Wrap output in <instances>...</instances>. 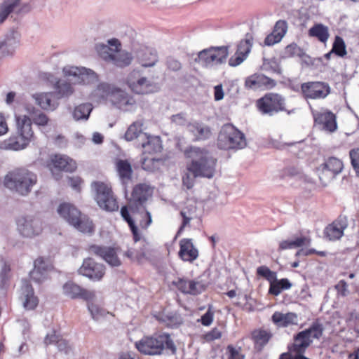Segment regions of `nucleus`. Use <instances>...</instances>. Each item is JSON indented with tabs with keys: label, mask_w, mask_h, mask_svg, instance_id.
<instances>
[{
	"label": "nucleus",
	"mask_w": 359,
	"mask_h": 359,
	"mask_svg": "<svg viewBox=\"0 0 359 359\" xmlns=\"http://www.w3.org/2000/svg\"><path fill=\"white\" fill-rule=\"evenodd\" d=\"M154 188L146 183L136 184L128 201L129 207H144L147 201L151 198Z\"/></svg>",
	"instance_id": "14"
},
{
	"label": "nucleus",
	"mask_w": 359,
	"mask_h": 359,
	"mask_svg": "<svg viewBox=\"0 0 359 359\" xmlns=\"http://www.w3.org/2000/svg\"><path fill=\"white\" fill-rule=\"evenodd\" d=\"M20 0H5L0 6V24L3 23L10 13L15 11L17 13L27 12L30 8L27 5L20 7Z\"/></svg>",
	"instance_id": "26"
},
{
	"label": "nucleus",
	"mask_w": 359,
	"mask_h": 359,
	"mask_svg": "<svg viewBox=\"0 0 359 359\" xmlns=\"http://www.w3.org/2000/svg\"><path fill=\"white\" fill-rule=\"evenodd\" d=\"M46 167L54 175L64 172L72 173L76 170V161L66 154H51L46 161Z\"/></svg>",
	"instance_id": "12"
},
{
	"label": "nucleus",
	"mask_w": 359,
	"mask_h": 359,
	"mask_svg": "<svg viewBox=\"0 0 359 359\" xmlns=\"http://www.w3.org/2000/svg\"><path fill=\"white\" fill-rule=\"evenodd\" d=\"M121 215L128 224L135 242L141 239V231L147 229L152 221L145 207L124 205L121 208Z\"/></svg>",
	"instance_id": "3"
},
{
	"label": "nucleus",
	"mask_w": 359,
	"mask_h": 359,
	"mask_svg": "<svg viewBox=\"0 0 359 359\" xmlns=\"http://www.w3.org/2000/svg\"><path fill=\"white\" fill-rule=\"evenodd\" d=\"M113 88L114 86L109 83H100L91 93V98L97 102H101L107 100L111 101V95H113Z\"/></svg>",
	"instance_id": "32"
},
{
	"label": "nucleus",
	"mask_w": 359,
	"mask_h": 359,
	"mask_svg": "<svg viewBox=\"0 0 359 359\" xmlns=\"http://www.w3.org/2000/svg\"><path fill=\"white\" fill-rule=\"evenodd\" d=\"M344 168L342 161L336 157H329L316 168V172L324 186L331 182Z\"/></svg>",
	"instance_id": "11"
},
{
	"label": "nucleus",
	"mask_w": 359,
	"mask_h": 359,
	"mask_svg": "<svg viewBox=\"0 0 359 359\" xmlns=\"http://www.w3.org/2000/svg\"><path fill=\"white\" fill-rule=\"evenodd\" d=\"M137 72L132 73L127 79V84L137 94H147L151 91V85L146 78H137Z\"/></svg>",
	"instance_id": "27"
},
{
	"label": "nucleus",
	"mask_w": 359,
	"mask_h": 359,
	"mask_svg": "<svg viewBox=\"0 0 359 359\" xmlns=\"http://www.w3.org/2000/svg\"><path fill=\"white\" fill-rule=\"evenodd\" d=\"M93 301L87 302V307L93 320H99L109 314V311Z\"/></svg>",
	"instance_id": "43"
},
{
	"label": "nucleus",
	"mask_w": 359,
	"mask_h": 359,
	"mask_svg": "<svg viewBox=\"0 0 359 359\" xmlns=\"http://www.w3.org/2000/svg\"><path fill=\"white\" fill-rule=\"evenodd\" d=\"M32 123H34L35 125L38 126H46L48 125L50 121V118L48 116L41 111H35L32 114Z\"/></svg>",
	"instance_id": "51"
},
{
	"label": "nucleus",
	"mask_w": 359,
	"mask_h": 359,
	"mask_svg": "<svg viewBox=\"0 0 359 359\" xmlns=\"http://www.w3.org/2000/svg\"><path fill=\"white\" fill-rule=\"evenodd\" d=\"M143 122L142 121H137L133 122L128 128L125 133L124 137L127 141H133L137 138L140 134L142 133Z\"/></svg>",
	"instance_id": "44"
},
{
	"label": "nucleus",
	"mask_w": 359,
	"mask_h": 359,
	"mask_svg": "<svg viewBox=\"0 0 359 359\" xmlns=\"http://www.w3.org/2000/svg\"><path fill=\"white\" fill-rule=\"evenodd\" d=\"M93 109L90 103L81 104L76 106L73 112V116L76 120L87 119Z\"/></svg>",
	"instance_id": "46"
},
{
	"label": "nucleus",
	"mask_w": 359,
	"mask_h": 359,
	"mask_svg": "<svg viewBox=\"0 0 359 359\" xmlns=\"http://www.w3.org/2000/svg\"><path fill=\"white\" fill-rule=\"evenodd\" d=\"M125 255L132 261H136L138 263H142L144 259H147V253L144 252H140L135 249H128L126 252Z\"/></svg>",
	"instance_id": "52"
},
{
	"label": "nucleus",
	"mask_w": 359,
	"mask_h": 359,
	"mask_svg": "<svg viewBox=\"0 0 359 359\" xmlns=\"http://www.w3.org/2000/svg\"><path fill=\"white\" fill-rule=\"evenodd\" d=\"M309 36L325 44L330 37L329 29L321 23H316L309 29Z\"/></svg>",
	"instance_id": "35"
},
{
	"label": "nucleus",
	"mask_w": 359,
	"mask_h": 359,
	"mask_svg": "<svg viewBox=\"0 0 359 359\" xmlns=\"http://www.w3.org/2000/svg\"><path fill=\"white\" fill-rule=\"evenodd\" d=\"M214 320V312L211 309V306L208 307L207 312L201 316L200 322L204 326H209Z\"/></svg>",
	"instance_id": "61"
},
{
	"label": "nucleus",
	"mask_w": 359,
	"mask_h": 359,
	"mask_svg": "<svg viewBox=\"0 0 359 359\" xmlns=\"http://www.w3.org/2000/svg\"><path fill=\"white\" fill-rule=\"evenodd\" d=\"M348 286L347 283L344 280H339L335 285L334 289L337 291V294L338 296L346 297L348 294Z\"/></svg>",
	"instance_id": "59"
},
{
	"label": "nucleus",
	"mask_w": 359,
	"mask_h": 359,
	"mask_svg": "<svg viewBox=\"0 0 359 359\" xmlns=\"http://www.w3.org/2000/svg\"><path fill=\"white\" fill-rule=\"evenodd\" d=\"M191 161L187 165V170L195 176L211 179L214 177L217 163L208 150L199 147H190L186 151Z\"/></svg>",
	"instance_id": "2"
},
{
	"label": "nucleus",
	"mask_w": 359,
	"mask_h": 359,
	"mask_svg": "<svg viewBox=\"0 0 359 359\" xmlns=\"http://www.w3.org/2000/svg\"><path fill=\"white\" fill-rule=\"evenodd\" d=\"M247 57L236 53L229 58V65L231 67H236L241 65Z\"/></svg>",
	"instance_id": "64"
},
{
	"label": "nucleus",
	"mask_w": 359,
	"mask_h": 359,
	"mask_svg": "<svg viewBox=\"0 0 359 359\" xmlns=\"http://www.w3.org/2000/svg\"><path fill=\"white\" fill-rule=\"evenodd\" d=\"M15 134L11 135L0 143L1 149L20 151L36 140L32 118L27 115L15 116Z\"/></svg>",
	"instance_id": "1"
},
{
	"label": "nucleus",
	"mask_w": 359,
	"mask_h": 359,
	"mask_svg": "<svg viewBox=\"0 0 359 359\" xmlns=\"http://www.w3.org/2000/svg\"><path fill=\"white\" fill-rule=\"evenodd\" d=\"M37 182V176L25 167L9 171L4 177V185L20 195H27Z\"/></svg>",
	"instance_id": "4"
},
{
	"label": "nucleus",
	"mask_w": 359,
	"mask_h": 359,
	"mask_svg": "<svg viewBox=\"0 0 359 359\" xmlns=\"http://www.w3.org/2000/svg\"><path fill=\"white\" fill-rule=\"evenodd\" d=\"M200 177L199 176H195L194 173H191L189 171L184 174L182 177V184L188 189H191L195 184V179Z\"/></svg>",
	"instance_id": "60"
},
{
	"label": "nucleus",
	"mask_w": 359,
	"mask_h": 359,
	"mask_svg": "<svg viewBox=\"0 0 359 359\" xmlns=\"http://www.w3.org/2000/svg\"><path fill=\"white\" fill-rule=\"evenodd\" d=\"M287 23L284 20H278L272 32L269 34L264 39V43L266 46H273L281 41L287 32Z\"/></svg>",
	"instance_id": "22"
},
{
	"label": "nucleus",
	"mask_w": 359,
	"mask_h": 359,
	"mask_svg": "<svg viewBox=\"0 0 359 359\" xmlns=\"http://www.w3.org/2000/svg\"><path fill=\"white\" fill-rule=\"evenodd\" d=\"M301 94L305 100H323L331 92L330 85L323 81H308L300 86Z\"/></svg>",
	"instance_id": "13"
},
{
	"label": "nucleus",
	"mask_w": 359,
	"mask_h": 359,
	"mask_svg": "<svg viewBox=\"0 0 359 359\" xmlns=\"http://www.w3.org/2000/svg\"><path fill=\"white\" fill-rule=\"evenodd\" d=\"M115 167L121 184L126 187L133 179V170L130 162L127 159H118Z\"/></svg>",
	"instance_id": "28"
},
{
	"label": "nucleus",
	"mask_w": 359,
	"mask_h": 359,
	"mask_svg": "<svg viewBox=\"0 0 359 359\" xmlns=\"http://www.w3.org/2000/svg\"><path fill=\"white\" fill-rule=\"evenodd\" d=\"M111 102L113 104L119 106L131 104L128 94L121 89L114 86L113 88V95H111Z\"/></svg>",
	"instance_id": "45"
},
{
	"label": "nucleus",
	"mask_w": 359,
	"mask_h": 359,
	"mask_svg": "<svg viewBox=\"0 0 359 359\" xmlns=\"http://www.w3.org/2000/svg\"><path fill=\"white\" fill-rule=\"evenodd\" d=\"M257 274L265 278L269 281H271L276 278V273L271 271L270 269L266 266H261L258 267L257 269Z\"/></svg>",
	"instance_id": "56"
},
{
	"label": "nucleus",
	"mask_w": 359,
	"mask_h": 359,
	"mask_svg": "<svg viewBox=\"0 0 359 359\" xmlns=\"http://www.w3.org/2000/svg\"><path fill=\"white\" fill-rule=\"evenodd\" d=\"M79 272L91 280H100L105 274V266L88 257L83 260Z\"/></svg>",
	"instance_id": "17"
},
{
	"label": "nucleus",
	"mask_w": 359,
	"mask_h": 359,
	"mask_svg": "<svg viewBox=\"0 0 359 359\" xmlns=\"http://www.w3.org/2000/svg\"><path fill=\"white\" fill-rule=\"evenodd\" d=\"M191 280L187 278H178L176 280L172 282V284L182 293L187 294L188 287Z\"/></svg>",
	"instance_id": "54"
},
{
	"label": "nucleus",
	"mask_w": 359,
	"mask_h": 359,
	"mask_svg": "<svg viewBox=\"0 0 359 359\" xmlns=\"http://www.w3.org/2000/svg\"><path fill=\"white\" fill-rule=\"evenodd\" d=\"M166 66L168 69L173 72H177L182 68V64L180 62L172 57H168L167 58Z\"/></svg>",
	"instance_id": "62"
},
{
	"label": "nucleus",
	"mask_w": 359,
	"mask_h": 359,
	"mask_svg": "<svg viewBox=\"0 0 359 359\" xmlns=\"http://www.w3.org/2000/svg\"><path fill=\"white\" fill-rule=\"evenodd\" d=\"M136 348L146 355L157 354V339L153 337H144L135 343Z\"/></svg>",
	"instance_id": "31"
},
{
	"label": "nucleus",
	"mask_w": 359,
	"mask_h": 359,
	"mask_svg": "<svg viewBox=\"0 0 359 359\" xmlns=\"http://www.w3.org/2000/svg\"><path fill=\"white\" fill-rule=\"evenodd\" d=\"M351 163L357 176L359 177V148L352 149L349 151Z\"/></svg>",
	"instance_id": "55"
},
{
	"label": "nucleus",
	"mask_w": 359,
	"mask_h": 359,
	"mask_svg": "<svg viewBox=\"0 0 359 359\" xmlns=\"http://www.w3.org/2000/svg\"><path fill=\"white\" fill-rule=\"evenodd\" d=\"M348 226L347 219L339 216L324 229V236L330 241L339 240L344 236V231Z\"/></svg>",
	"instance_id": "20"
},
{
	"label": "nucleus",
	"mask_w": 359,
	"mask_h": 359,
	"mask_svg": "<svg viewBox=\"0 0 359 359\" xmlns=\"http://www.w3.org/2000/svg\"><path fill=\"white\" fill-rule=\"evenodd\" d=\"M30 278L36 283H41L46 278V272L34 269L29 273Z\"/></svg>",
	"instance_id": "63"
},
{
	"label": "nucleus",
	"mask_w": 359,
	"mask_h": 359,
	"mask_svg": "<svg viewBox=\"0 0 359 359\" xmlns=\"http://www.w3.org/2000/svg\"><path fill=\"white\" fill-rule=\"evenodd\" d=\"M62 336L57 333L55 330H53L50 333H48L44 338V344L46 346L55 344L56 345Z\"/></svg>",
	"instance_id": "58"
},
{
	"label": "nucleus",
	"mask_w": 359,
	"mask_h": 359,
	"mask_svg": "<svg viewBox=\"0 0 359 359\" xmlns=\"http://www.w3.org/2000/svg\"><path fill=\"white\" fill-rule=\"evenodd\" d=\"M63 292L71 299H82L86 302L94 300L95 299V291L88 290L72 281L67 282L63 285Z\"/></svg>",
	"instance_id": "19"
},
{
	"label": "nucleus",
	"mask_w": 359,
	"mask_h": 359,
	"mask_svg": "<svg viewBox=\"0 0 359 359\" xmlns=\"http://www.w3.org/2000/svg\"><path fill=\"white\" fill-rule=\"evenodd\" d=\"M272 337V333L266 330L257 329L252 332L251 338L255 345L264 346Z\"/></svg>",
	"instance_id": "40"
},
{
	"label": "nucleus",
	"mask_w": 359,
	"mask_h": 359,
	"mask_svg": "<svg viewBox=\"0 0 359 359\" xmlns=\"http://www.w3.org/2000/svg\"><path fill=\"white\" fill-rule=\"evenodd\" d=\"M323 331V325L316 321L313 322L309 328L299 332V333L311 344L313 340H319L322 337Z\"/></svg>",
	"instance_id": "33"
},
{
	"label": "nucleus",
	"mask_w": 359,
	"mask_h": 359,
	"mask_svg": "<svg viewBox=\"0 0 359 359\" xmlns=\"http://www.w3.org/2000/svg\"><path fill=\"white\" fill-rule=\"evenodd\" d=\"M55 92H53L57 97V100L65 97H69L74 93L72 85L67 82L57 81L55 84Z\"/></svg>",
	"instance_id": "42"
},
{
	"label": "nucleus",
	"mask_w": 359,
	"mask_h": 359,
	"mask_svg": "<svg viewBox=\"0 0 359 359\" xmlns=\"http://www.w3.org/2000/svg\"><path fill=\"white\" fill-rule=\"evenodd\" d=\"M117 250L116 248L97 245H92L88 248V252L90 254L100 257L112 266H118L121 264L117 256Z\"/></svg>",
	"instance_id": "18"
},
{
	"label": "nucleus",
	"mask_w": 359,
	"mask_h": 359,
	"mask_svg": "<svg viewBox=\"0 0 359 359\" xmlns=\"http://www.w3.org/2000/svg\"><path fill=\"white\" fill-rule=\"evenodd\" d=\"M227 359H244L245 355L242 353L241 347H234L233 345H228L226 347Z\"/></svg>",
	"instance_id": "53"
},
{
	"label": "nucleus",
	"mask_w": 359,
	"mask_h": 359,
	"mask_svg": "<svg viewBox=\"0 0 359 359\" xmlns=\"http://www.w3.org/2000/svg\"><path fill=\"white\" fill-rule=\"evenodd\" d=\"M229 55L227 46H211L198 53L196 61L205 67H212L224 63Z\"/></svg>",
	"instance_id": "8"
},
{
	"label": "nucleus",
	"mask_w": 359,
	"mask_h": 359,
	"mask_svg": "<svg viewBox=\"0 0 359 359\" xmlns=\"http://www.w3.org/2000/svg\"><path fill=\"white\" fill-rule=\"evenodd\" d=\"M20 299L26 310H34L39 304V299L34 294V289L28 280H22Z\"/></svg>",
	"instance_id": "21"
},
{
	"label": "nucleus",
	"mask_w": 359,
	"mask_h": 359,
	"mask_svg": "<svg viewBox=\"0 0 359 359\" xmlns=\"http://www.w3.org/2000/svg\"><path fill=\"white\" fill-rule=\"evenodd\" d=\"M301 53L302 49L294 43L287 45L285 48V55L289 57L299 56Z\"/></svg>",
	"instance_id": "57"
},
{
	"label": "nucleus",
	"mask_w": 359,
	"mask_h": 359,
	"mask_svg": "<svg viewBox=\"0 0 359 359\" xmlns=\"http://www.w3.org/2000/svg\"><path fill=\"white\" fill-rule=\"evenodd\" d=\"M97 203L102 209L109 212L117 211L119 208L117 199L114 194L104 198L102 203L100 201Z\"/></svg>",
	"instance_id": "47"
},
{
	"label": "nucleus",
	"mask_w": 359,
	"mask_h": 359,
	"mask_svg": "<svg viewBox=\"0 0 359 359\" xmlns=\"http://www.w3.org/2000/svg\"><path fill=\"white\" fill-rule=\"evenodd\" d=\"M57 212L62 218L79 231L87 233L94 231L93 222L73 204L61 203L57 208Z\"/></svg>",
	"instance_id": "5"
},
{
	"label": "nucleus",
	"mask_w": 359,
	"mask_h": 359,
	"mask_svg": "<svg viewBox=\"0 0 359 359\" xmlns=\"http://www.w3.org/2000/svg\"><path fill=\"white\" fill-rule=\"evenodd\" d=\"M11 266L4 263L0 271V297H6L11 279Z\"/></svg>",
	"instance_id": "34"
},
{
	"label": "nucleus",
	"mask_w": 359,
	"mask_h": 359,
	"mask_svg": "<svg viewBox=\"0 0 359 359\" xmlns=\"http://www.w3.org/2000/svg\"><path fill=\"white\" fill-rule=\"evenodd\" d=\"M218 146L226 150L243 149L246 146L245 135L232 125L224 126L218 137Z\"/></svg>",
	"instance_id": "7"
},
{
	"label": "nucleus",
	"mask_w": 359,
	"mask_h": 359,
	"mask_svg": "<svg viewBox=\"0 0 359 359\" xmlns=\"http://www.w3.org/2000/svg\"><path fill=\"white\" fill-rule=\"evenodd\" d=\"M254 37L251 33H247L245 38L242 39L238 44L236 52L240 55L248 57L251 51L253 44Z\"/></svg>",
	"instance_id": "41"
},
{
	"label": "nucleus",
	"mask_w": 359,
	"mask_h": 359,
	"mask_svg": "<svg viewBox=\"0 0 359 359\" xmlns=\"http://www.w3.org/2000/svg\"><path fill=\"white\" fill-rule=\"evenodd\" d=\"M145 139L142 143V168L154 171L157 165V137L143 133Z\"/></svg>",
	"instance_id": "9"
},
{
	"label": "nucleus",
	"mask_w": 359,
	"mask_h": 359,
	"mask_svg": "<svg viewBox=\"0 0 359 359\" xmlns=\"http://www.w3.org/2000/svg\"><path fill=\"white\" fill-rule=\"evenodd\" d=\"M256 107L263 114L273 115L285 111V98L278 93H269L258 99Z\"/></svg>",
	"instance_id": "10"
},
{
	"label": "nucleus",
	"mask_w": 359,
	"mask_h": 359,
	"mask_svg": "<svg viewBox=\"0 0 359 359\" xmlns=\"http://www.w3.org/2000/svg\"><path fill=\"white\" fill-rule=\"evenodd\" d=\"M332 53H334L340 57H344L347 55L345 42L341 36H335L332 44Z\"/></svg>",
	"instance_id": "48"
},
{
	"label": "nucleus",
	"mask_w": 359,
	"mask_h": 359,
	"mask_svg": "<svg viewBox=\"0 0 359 359\" xmlns=\"http://www.w3.org/2000/svg\"><path fill=\"white\" fill-rule=\"evenodd\" d=\"M188 287L187 294L196 296L204 292L207 288V285L203 280H191Z\"/></svg>",
	"instance_id": "49"
},
{
	"label": "nucleus",
	"mask_w": 359,
	"mask_h": 359,
	"mask_svg": "<svg viewBox=\"0 0 359 359\" xmlns=\"http://www.w3.org/2000/svg\"><path fill=\"white\" fill-rule=\"evenodd\" d=\"M292 287L291 283L287 278L277 280L275 278L270 281L269 294L273 296L279 295L282 290H289Z\"/></svg>",
	"instance_id": "39"
},
{
	"label": "nucleus",
	"mask_w": 359,
	"mask_h": 359,
	"mask_svg": "<svg viewBox=\"0 0 359 359\" xmlns=\"http://www.w3.org/2000/svg\"><path fill=\"white\" fill-rule=\"evenodd\" d=\"M276 80L262 73H255L248 76L245 80V87L248 89L271 90L276 86Z\"/></svg>",
	"instance_id": "16"
},
{
	"label": "nucleus",
	"mask_w": 359,
	"mask_h": 359,
	"mask_svg": "<svg viewBox=\"0 0 359 359\" xmlns=\"http://www.w3.org/2000/svg\"><path fill=\"white\" fill-rule=\"evenodd\" d=\"M92 187L95 191V200L97 202L100 201L102 203L104 198L114 194L111 187L102 182H93Z\"/></svg>",
	"instance_id": "38"
},
{
	"label": "nucleus",
	"mask_w": 359,
	"mask_h": 359,
	"mask_svg": "<svg viewBox=\"0 0 359 359\" xmlns=\"http://www.w3.org/2000/svg\"><path fill=\"white\" fill-rule=\"evenodd\" d=\"M222 337V333L217 327H213L210 331L201 336L202 343H210L215 340L219 339Z\"/></svg>",
	"instance_id": "50"
},
{
	"label": "nucleus",
	"mask_w": 359,
	"mask_h": 359,
	"mask_svg": "<svg viewBox=\"0 0 359 359\" xmlns=\"http://www.w3.org/2000/svg\"><path fill=\"white\" fill-rule=\"evenodd\" d=\"M179 257L184 262H193L198 257V250L194 245L192 239L183 238L180 241Z\"/></svg>",
	"instance_id": "25"
},
{
	"label": "nucleus",
	"mask_w": 359,
	"mask_h": 359,
	"mask_svg": "<svg viewBox=\"0 0 359 359\" xmlns=\"http://www.w3.org/2000/svg\"><path fill=\"white\" fill-rule=\"evenodd\" d=\"M314 122L328 132H334L337 128L336 116L330 111H324L313 114Z\"/></svg>",
	"instance_id": "23"
},
{
	"label": "nucleus",
	"mask_w": 359,
	"mask_h": 359,
	"mask_svg": "<svg viewBox=\"0 0 359 359\" xmlns=\"http://www.w3.org/2000/svg\"><path fill=\"white\" fill-rule=\"evenodd\" d=\"M108 45L99 44L97 46V51L99 55L105 61L111 62L118 67L128 66L132 60L130 53L121 51V43L116 39L108 41Z\"/></svg>",
	"instance_id": "6"
},
{
	"label": "nucleus",
	"mask_w": 359,
	"mask_h": 359,
	"mask_svg": "<svg viewBox=\"0 0 359 359\" xmlns=\"http://www.w3.org/2000/svg\"><path fill=\"white\" fill-rule=\"evenodd\" d=\"M271 321L277 327H287L298 324V316L294 312L284 313L275 311L271 316Z\"/></svg>",
	"instance_id": "29"
},
{
	"label": "nucleus",
	"mask_w": 359,
	"mask_h": 359,
	"mask_svg": "<svg viewBox=\"0 0 359 359\" xmlns=\"http://www.w3.org/2000/svg\"><path fill=\"white\" fill-rule=\"evenodd\" d=\"M18 230L25 237H34L42 231L41 221L34 217L25 216L18 219Z\"/></svg>",
	"instance_id": "15"
},
{
	"label": "nucleus",
	"mask_w": 359,
	"mask_h": 359,
	"mask_svg": "<svg viewBox=\"0 0 359 359\" xmlns=\"http://www.w3.org/2000/svg\"><path fill=\"white\" fill-rule=\"evenodd\" d=\"M176 351V346L168 334L158 336V355L164 353V351L167 354L175 355Z\"/></svg>",
	"instance_id": "36"
},
{
	"label": "nucleus",
	"mask_w": 359,
	"mask_h": 359,
	"mask_svg": "<svg viewBox=\"0 0 359 359\" xmlns=\"http://www.w3.org/2000/svg\"><path fill=\"white\" fill-rule=\"evenodd\" d=\"M34 97L37 104L44 110H54L58 106V100L53 92L37 93Z\"/></svg>",
	"instance_id": "30"
},
{
	"label": "nucleus",
	"mask_w": 359,
	"mask_h": 359,
	"mask_svg": "<svg viewBox=\"0 0 359 359\" xmlns=\"http://www.w3.org/2000/svg\"><path fill=\"white\" fill-rule=\"evenodd\" d=\"M63 73L66 76L77 77L80 82L84 83H89L97 79L96 74L91 69L85 67H66L63 68Z\"/></svg>",
	"instance_id": "24"
},
{
	"label": "nucleus",
	"mask_w": 359,
	"mask_h": 359,
	"mask_svg": "<svg viewBox=\"0 0 359 359\" xmlns=\"http://www.w3.org/2000/svg\"><path fill=\"white\" fill-rule=\"evenodd\" d=\"M188 129L196 140H205L209 137L211 133L209 127L198 122L189 123Z\"/></svg>",
	"instance_id": "37"
}]
</instances>
